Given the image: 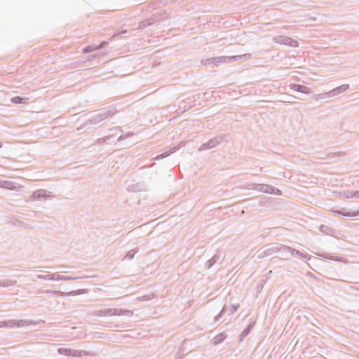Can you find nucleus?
Returning <instances> with one entry per match:
<instances>
[{"label": "nucleus", "mask_w": 359, "mask_h": 359, "mask_svg": "<svg viewBox=\"0 0 359 359\" xmlns=\"http://www.w3.org/2000/svg\"><path fill=\"white\" fill-rule=\"evenodd\" d=\"M26 100L25 98H22L19 96L14 97L11 99V102L14 104H19L25 102Z\"/></svg>", "instance_id": "1"}, {"label": "nucleus", "mask_w": 359, "mask_h": 359, "mask_svg": "<svg viewBox=\"0 0 359 359\" xmlns=\"http://www.w3.org/2000/svg\"><path fill=\"white\" fill-rule=\"evenodd\" d=\"M268 187H266V189L265 190V192H267L268 191Z\"/></svg>", "instance_id": "6"}, {"label": "nucleus", "mask_w": 359, "mask_h": 359, "mask_svg": "<svg viewBox=\"0 0 359 359\" xmlns=\"http://www.w3.org/2000/svg\"><path fill=\"white\" fill-rule=\"evenodd\" d=\"M351 196H356V197H359V192H355L353 194L351 195Z\"/></svg>", "instance_id": "5"}, {"label": "nucleus", "mask_w": 359, "mask_h": 359, "mask_svg": "<svg viewBox=\"0 0 359 359\" xmlns=\"http://www.w3.org/2000/svg\"><path fill=\"white\" fill-rule=\"evenodd\" d=\"M291 46H297V42L296 41H292Z\"/></svg>", "instance_id": "4"}, {"label": "nucleus", "mask_w": 359, "mask_h": 359, "mask_svg": "<svg viewBox=\"0 0 359 359\" xmlns=\"http://www.w3.org/2000/svg\"><path fill=\"white\" fill-rule=\"evenodd\" d=\"M98 48V47H86L83 50V53H89V52H92L93 50H95Z\"/></svg>", "instance_id": "3"}, {"label": "nucleus", "mask_w": 359, "mask_h": 359, "mask_svg": "<svg viewBox=\"0 0 359 359\" xmlns=\"http://www.w3.org/2000/svg\"><path fill=\"white\" fill-rule=\"evenodd\" d=\"M294 90L302 92V93H308L306 90V87L304 86H295V88H294Z\"/></svg>", "instance_id": "2"}]
</instances>
